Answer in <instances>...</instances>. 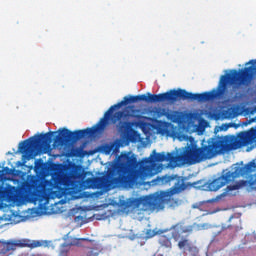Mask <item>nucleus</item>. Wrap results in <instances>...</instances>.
I'll return each mask as SVG.
<instances>
[{"label": "nucleus", "instance_id": "393cba45", "mask_svg": "<svg viewBox=\"0 0 256 256\" xmlns=\"http://www.w3.org/2000/svg\"><path fill=\"white\" fill-rule=\"evenodd\" d=\"M233 219H235V217L231 216V217L229 218V223H232V222H233Z\"/></svg>", "mask_w": 256, "mask_h": 256}, {"label": "nucleus", "instance_id": "423d86ee", "mask_svg": "<svg viewBox=\"0 0 256 256\" xmlns=\"http://www.w3.org/2000/svg\"><path fill=\"white\" fill-rule=\"evenodd\" d=\"M255 168V161H251L243 167L236 166L231 170H223L220 177L215 178L208 183V189L210 191H219V189L225 187L228 183L235 181V179H238V177H244V175L253 173Z\"/></svg>", "mask_w": 256, "mask_h": 256}, {"label": "nucleus", "instance_id": "9d476101", "mask_svg": "<svg viewBox=\"0 0 256 256\" xmlns=\"http://www.w3.org/2000/svg\"><path fill=\"white\" fill-rule=\"evenodd\" d=\"M172 239H173V234H171V236L162 234L158 238V243L160 247H163L164 249H172L173 247V243L171 242Z\"/></svg>", "mask_w": 256, "mask_h": 256}, {"label": "nucleus", "instance_id": "6e6552de", "mask_svg": "<svg viewBox=\"0 0 256 256\" xmlns=\"http://www.w3.org/2000/svg\"><path fill=\"white\" fill-rule=\"evenodd\" d=\"M3 248L1 249L2 255H6L9 251H15L17 247H29L30 249H36V247H42L43 242L39 240H23V243H17L15 241H3Z\"/></svg>", "mask_w": 256, "mask_h": 256}, {"label": "nucleus", "instance_id": "2eb2a0df", "mask_svg": "<svg viewBox=\"0 0 256 256\" xmlns=\"http://www.w3.org/2000/svg\"><path fill=\"white\" fill-rule=\"evenodd\" d=\"M81 241H89L90 243H93V240H89L87 238H74L72 239L70 244H63V247H69V246L83 247V245H81Z\"/></svg>", "mask_w": 256, "mask_h": 256}, {"label": "nucleus", "instance_id": "20e7f679", "mask_svg": "<svg viewBox=\"0 0 256 256\" xmlns=\"http://www.w3.org/2000/svg\"><path fill=\"white\" fill-rule=\"evenodd\" d=\"M73 177L69 173L59 172L52 175L50 180H42L35 188L34 197L36 201H47L51 195L71 189Z\"/></svg>", "mask_w": 256, "mask_h": 256}, {"label": "nucleus", "instance_id": "dca6fc26", "mask_svg": "<svg viewBox=\"0 0 256 256\" xmlns=\"http://www.w3.org/2000/svg\"><path fill=\"white\" fill-rule=\"evenodd\" d=\"M95 189H103L107 185V180L103 177H94Z\"/></svg>", "mask_w": 256, "mask_h": 256}, {"label": "nucleus", "instance_id": "b1692460", "mask_svg": "<svg viewBox=\"0 0 256 256\" xmlns=\"http://www.w3.org/2000/svg\"><path fill=\"white\" fill-rule=\"evenodd\" d=\"M67 251H68V250H61V251H60V255H61V256H67Z\"/></svg>", "mask_w": 256, "mask_h": 256}, {"label": "nucleus", "instance_id": "bb28decb", "mask_svg": "<svg viewBox=\"0 0 256 256\" xmlns=\"http://www.w3.org/2000/svg\"><path fill=\"white\" fill-rule=\"evenodd\" d=\"M208 203H213V200H209Z\"/></svg>", "mask_w": 256, "mask_h": 256}, {"label": "nucleus", "instance_id": "f03ea898", "mask_svg": "<svg viewBox=\"0 0 256 256\" xmlns=\"http://www.w3.org/2000/svg\"><path fill=\"white\" fill-rule=\"evenodd\" d=\"M117 173L118 177L114 178L116 185L120 187H131L135 185L137 179H147L157 175V170L151 165H141L137 162L135 155L122 154L119 163L114 169L108 171L111 177Z\"/></svg>", "mask_w": 256, "mask_h": 256}, {"label": "nucleus", "instance_id": "f8f14e48", "mask_svg": "<svg viewBox=\"0 0 256 256\" xmlns=\"http://www.w3.org/2000/svg\"><path fill=\"white\" fill-rule=\"evenodd\" d=\"M193 184L191 183H185V179L182 178V180H177V182L174 184V191L175 193H179L181 191H185L187 187H192Z\"/></svg>", "mask_w": 256, "mask_h": 256}, {"label": "nucleus", "instance_id": "9b49d317", "mask_svg": "<svg viewBox=\"0 0 256 256\" xmlns=\"http://www.w3.org/2000/svg\"><path fill=\"white\" fill-rule=\"evenodd\" d=\"M175 179H177V175L158 176L152 180V185H167V183H171V181H175Z\"/></svg>", "mask_w": 256, "mask_h": 256}, {"label": "nucleus", "instance_id": "1a4fd4ad", "mask_svg": "<svg viewBox=\"0 0 256 256\" xmlns=\"http://www.w3.org/2000/svg\"><path fill=\"white\" fill-rule=\"evenodd\" d=\"M248 186L252 191H256V175L250 176L249 180H240L233 185H228L227 191H239V189Z\"/></svg>", "mask_w": 256, "mask_h": 256}, {"label": "nucleus", "instance_id": "a211bd4d", "mask_svg": "<svg viewBox=\"0 0 256 256\" xmlns=\"http://www.w3.org/2000/svg\"><path fill=\"white\" fill-rule=\"evenodd\" d=\"M84 183H85V186L87 187V189H96L94 177L86 179Z\"/></svg>", "mask_w": 256, "mask_h": 256}, {"label": "nucleus", "instance_id": "412c9836", "mask_svg": "<svg viewBox=\"0 0 256 256\" xmlns=\"http://www.w3.org/2000/svg\"><path fill=\"white\" fill-rule=\"evenodd\" d=\"M79 155H81V149L76 148L72 150V157H79Z\"/></svg>", "mask_w": 256, "mask_h": 256}, {"label": "nucleus", "instance_id": "7ed1b4c3", "mask_svg": "<svg viewBox=\"0 0 256 256\" xmlns=\"http://www.w3.org/2000/svg\"><path fill=\"white\" fill-rule=\"evenodd\" d=\"M246 65H251L245 67L240 73L234 70L232 74L222 75L219 81L217 89H213L210 92L191 93V101H199L203 103L205 101H215V99H223L225 92L227 91V85H235L237 81L240 80V85H249L253 75H256V60H250Z\"/></svg>", "mask_w": 256, "mask_h": 256}, {"label": "nucleus", "instance_id": "5701e85b", "mask_svg": "<svg viewBox=\"0 0 256 256\" xmlns=\"http://www.w3.org/2000/svg\"><path fill=\"white\" fill-rule=\"evenodd\" d=\"M146 237H148V239H151V237H155V232L148 230L146 232Z\"/></svg>", "mask_w": 256, "mask_h": 256}, {"label": "nucleus", "instance_id": "ddd939ff", "mask_svg": "<svg viewBox=\"0 0 256 256\" xmlns=\"http://www.w3.org/2000/svg\"><path fill=\"white\" fill-rule=\"evenodd\" d=\"M103 151L106 155H111V153H117L119 151V144L113 142L111 144H106L103 146Z\"/></svg>", "mask_w": 256, "mask_h": 256}, {"label": "nucleus", "instance_id": "f3484780", "mask_svg": "<svg viewBox=\"0 0 256 256\" xmlns=\"http://www.w3.org/2000/svg\"><path fill=\"white\" fill-rule=\"evenodd\" d=\"M241 223V220L235 219V222L229 224V225H222V231H227V229H234V231H237L239 229V224Z\"/></svg>", "mask_w": 256, "mask_h": 256}, {"label": "nucleus", "instance_id": "a878e982", "mask_svg": "<svg viewBox=\"0 0 256 256\" xmlns=\"http://www.w3.org/2000/svg\"><path fill=\"white\" fill-rule=\"evenodd\" d=\"M128 109H133V106H129Z\"/></svg>", "mask_w": 256, "mask_h": 256}, {"label": "nucleus", "instance_id": "6ab92c4d", "mask_svg": "<svg viewBox=\"0 0 256 256\" xmlns=\"http://www.w3.org/2000/svg\"><path fill=\"white\" fill-rule=\"evenodd\" d=\"M9 197V189L0 186V201H3V199H6Z\"/></svg>", "mask_w": 256, "mask_h": 256}, {"label": "nucleus", "instance_id": "f257e3e1", "mask_svg": "<svg viewBox=\"0 0 256 256\" xmlns=\"http://www.w3.org/2000/svg\"><path fill=\"white\" fill-rule=\"evenodd\" d=\"M223 142L219 139H214L205 144V140H202L201 147H197L196 144H187L183 148L180 154H175L173 152L157 153L155 150L154 161L157 163H163V161H168L172 167H179L181 165H196V163H201L202 161H207L208 159H213L217 156V153L223 151Z\"/></svg>", "mask_w": 256, "mask_h": 256}, {"label": "nucleus", "instance_id": "4be33fe9", "mask_svg": "<svg viewBox=\"0 0 256 256\" xmlns=\"http://www.w3.org/2000/svg\"><path fill=\"white\" fill-rule=\"evenodd\" d=\"M7 171H9V167H5L2 170H0V179H3V177L5 176V173H7Z\"/></svg>", "mask_w": 256, "mask_h": 256}, {"label": "nucleus", "instance_id": "0eeeda50", "mask_svg": "<svg viewBox=\"0 0 256 256\" xmlns=\"http://www.w3.org/2000/svg\"><path fill=\"white\" fill-rule=\"evenodd\" d=\"M172 231V239L178 242L179 249H188V251H192L193 247L191 246V242L187 238H183V233H191L193 231V226H186L183 222H178L175 225H172L170 228Z\"/></svg>", "mask_w": 256, "mask_h": 256}, {"label": "nucleus", "instance_id": "39448f33", "mask_svg": "<svg viewBox=\"0 0 256 256\" xmlns=\"http://www.w3.org/2000/svg\"><path fill=\"white\" fill-rule=\"evenodd\" d=\"M169 193L161 192L160 194H150L138 198H129L125 202L126 209H138L140 211H155V209H163V205L169 201Z\"/></svg>", "mask_w": 256, "mask_h": 256}, {"label": "nucleus", "instance_id": "aec40b11", "mask_svg": "<svg viewBox=\"0 0 256 256\" xmlns=\"http://www.w3.org/2000/svg\"><path fill=\"white\" fill-rule=\"evenodd\" d=\"M157 115H158V117H168V115H169V111H167V109H165V108H159L158 110H157Z\"/></svg>", "mask_w": 256, "mask_h": 256}, {"label": "nucleus", "instance_id": "4468645a", "mask_svg": "<svg viewBox=\"0 0 256 256\" xmlns=\"http://www.w3.org/2000/svg\"><path fill=\"white\" fill-rule=\"evenodd\" d=\"M181 113L179 111L168 112L167 120L172 123H181Z\"/></svg>", "mask_w": 256, "mask_h": 256}]
</instances>
